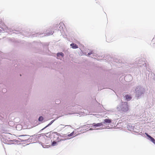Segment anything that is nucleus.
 Masks as SVG:
<instances>
[{
  "label": "nucleus",
  "mask_w": 155,
  "mask_h": 155,
  "mask_svg": "<svg viewBox=\"0 0 155 155\" xmlns=\"http://www.w3.org/2000/svg\"><path fill=\"white\" fill-rule=\"evenodd\" d=\"M52 137L53 141H55L57 142H59L63 140L60 138V135L57 132H54L52 133Z\"/></svg>",
  "instance_id": "nucleus-1"
},
{
  "label": "nucleus",
  "mask_w": 155,
  "mask_h": 155,
  "mask_svg": "<svg viewBox=\"0 0 155 155\" xmlns=\"http://www.w3.org/2000/svg\"><path fill=\"white\" fill-rule=\"evenodd\" d=\"M122 110L123 112H126L128 110V107L127 104V103H125L123 105V106L122 108Z\"/></svg>",
  "instance_id": "nucleus-2"
},
{
  "label": "nucleus",
  "mask_w": 155,
  "mask_h": 155,
  "mask_svg": "<svg viewBox=\"0 0 155 155\" xmlns=\"http://www.w3.org/2000/svg\"><path fill=\"white\" fill-rule=\"evenodd\" d=\"M103 122H101L100 123H97V124H95V123H93V126H94L95 127H98L101 126L103 125Z\"/></svg>",
  "instance_id": "nucleus-3"
},
{
  "label": "nucleus",
  "mask_w": 155,
  "mask_h": 155,
  "mask_svg": "<svg viewBox=\"0 0 155 155\" xmlns=\"http://www.w3.org/2000/svg\"><path fill=\"white\" fill-rule=\"evenodd\" d=\"M112 120L111 119H105L104 120V122H103L104 123H107L110 124L111 123Z\"/></svg>",
  "instance_id": "nucleus-4"
},
{
  "label": "nucleus",
  "mask_w": 155,
  "mask_h": 155,
  "mask_svg": "<svg viewBox=\"0 0 155 155\" xmlns=\"http://www.w3.org/2000/svg\"><path fill=\"white\" fill-rule=\"evenodd\" d=\"M70 45L73 49H76L78 48V45L74 43H72Z\"/></svg>",
  "instance_id": "nucleus-5"
},
{
  "label": "nucleus",
  "mask_w": 155,
  "mask_h": 155,
  "mask_svg": "<svg viewBox=\"0 0 155 155\" xmlns=\"http://www.w3.org/2000/svg\"><path fill=\"white\" fill-rule=\"evenodd\" d=\"M54 121V120H52L47 126H46L45 127H44L42 129V130H43L44 129H45L47 127H48Z\"/></svg>",
  "instance_id": "nucleus-6"
},
{
  "label": "nucleus",
  "mask_w": 155,
  "mask_h": 155,
  "mask_svg": "<svg viewBox=\"0 0 155 155\" xmlns=\"http://www.w3.org/2000/svg\"><path fill=\"white\" fill-rule=\"evenodd\" d=\"M58 142H57L55 141H53L52 142V146H56L57 145V143Z\"/></svg>",
  "instance_id": "nucleus-7"
},
{
  "label": "nucleus",
  "mask_w": 155,
  "mask_h": 155,
  "mask_svg": "<svg viewBox=\"0 0 155 155\" xmlns=\"http://www.w3.org/2000/svg\"><path fill=\"white\" fill-rule=\"evenodd\" d=\"M125 97L127 100H130L131 99V97L128 95H127L125 96Z\"/></svg>",
  "instance_id": "nucleus-8"
},
{
  "label": "nucleus",
  "mask_w": 155,
  "mask_h": 155,
  "mask_svg": "<svg viewBox=\"0 0 155 155\" xmlns=\"http://www.w3.org/2000/svg\"><path fill=\"white\" fill-rule=\"evenodd\" d=\"M149 137H150L149 138L150 139L151 141L153 143H154L155 142V140L151 136H149Z\"/></svg>",
  "instance_id": "nucleus-9"
},
{
  "label": "nucleus",
  "mask_w": 155,
  "mask_h": 155,
  "mask_svg": "<svg viewBox=\"0 0 155 155\" xmlns=\"http://www.w3.org/2000/svg\"><path fill=\"white\" fill-rule=\"evenodd\" d=\"M59 55H61V56L63 57L64 56V54L62 52L59 53L57 54L58 56Z\"/></svg>",
  "instance_id": "nucleus-10"
},
{
  "label": "nucleus",
  "mask_w": 155,
  "mask_h": 155,
  "mask_svg": "<svg viewBox=\"0 0 155 155\" xmlns=\"http://www.w3.org/2000/svg\"><path fill=\"white\" fill-rule=\"evenodd\" d=\"M43 120V118L42 117H40L38 119V120L39 121H42Z\"/></svg>",
  "instance_id": "nucleus-11"
},
{
  "label": "nucleus",
  "mask_w": 155,
  "mask_h": 155,
  "mask_svg": "<svg viewBox=\"0 0 155 155\" xmlns=\"http://www.w3.org/2000/svg\"><path fill=\"white\" fill-rule=\"evenodd\" d=\"M18 127H20L21 128V126L19 124L16 127V129H17V128ZM17 130H18V129H17Z\"/></svg>",
  "instance_id": "nucleus-12"
},
{
  "label": "nucleus",
  "mask_w": 155,
  "mask_h": 155,
  "mask_svg": "<svg viewBox=\"0 0 155 155\" xmlns=\"http://www.w3.org/2000/svg\"><path fill=\"white\" fill-rule=\"evenodd\" d=\"M28 136V135H20L19 136V137H22V136Z\"/></svg>",
  "instance_id": "nucleus-13"
},
{
  "label": "nucleus",
  "mask_w": 155,
  "mask_h": 155,
  "mask_svg": "<svg viewBox=\"0 0 155 155\" xmlns=\"http://www.w3.org/2000/svg\"><path fill=\"white\" fill-rule=\"evenodd\" d=\"M145 134H146V135L149 137V138L150 137H149V136H150V135H148L147 133H145Z\"/></svg>",
  "instance_id": "nucleus-14"
},
{
  "label": "nucleus",
  "mask_w": 155,
  "mask_h": 155,
  "mask_svg": "<svg viewBox=\"0 0 155 155\" xmlns=\"http://www.w3.org/2000/svg\"><path fill=\"white\" fill-rule=\"evenodd\" d=\"M129 77V76H126L125 77V79H126V80H127V79L128 78V77Z\"/></svg>",
  "instance_id": "nucleus-15"
},
{
  "label": "nucleus",
  "mask_w": 155,
  "mask_h": 155,
  "mask_svg": "<svg viewBox=\"0 0 155 155\" xmlns=\"http://www.w3.org/2000/svg\"><path fill=\"white\" fill-rule=\"evenodd\" d=\"M92 53H88V55L89 56V55H91V54H92Z\"/></svg>",
  "instance_id": "nucleus-16"
},
{
  "label": "nucleus",
  "mask_w": 155,
  "mask_h": 155,
  "mask_svg": "<svg viewBox=\"0 0 155 155\" xmlns=\"http://www.w3.org/2000/svg\"><path fill=\"white\" fill-rule=\"evenodd\" d=\"M27 140V139H26V138H24V140Z\"/></svg>",
  "instance_id": "nucleus-17"
},
{
  "label": "nucleus",
  "mask_w": 155,
  "mask_h": 155,
  "mask_svg": "<svg viewBox=\"0 0 155 155\" xmlns=\"http://www.w3.org/2000/svg\"><path fill=\"white\" fill-rule=\"evenodd\" d=\"M92 129L91 128L90 130H92Z\"/></svg>",
  "instance_id": "nucleus-18"
},
{
  "label": "nucleus",
  "mask_w": 155,
  "mask_h": 155,
  "mask_svg": "<svg viewBox=\"0 0 155 155\" xmlns=\"http://www.w3.org/2000/svg\"><path fill=\"white\" fill-rule=\"evenodd\" d=\"M153 143L155 144V142H154V143Z\"/></svg>",
  "instance_id": "nucleus-19"
}]
</instances>
